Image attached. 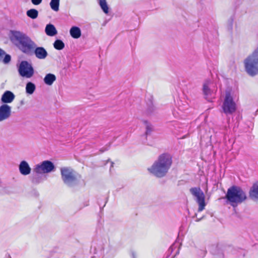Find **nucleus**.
<instances>
[{
    "label": "nucleus",
    "mask_w": 258,
    "mask_h": 258,
    "mask_svg": "<svg viewBox=\"0 0 258 258\" xmlns=\"http://www.w3.org/2000/svg\"><path fill=\"white\" fill-rule=\"evenodd\" d=\"M225 198L233 208L245 202L247 197L246 192L240 186L232 185L228 189Z\"/></svg>",
    "instance_id": "nucleus-3"
},
{
    "label": "nucleus",
    "mask_w": 258,
    "mask_h": 258,
    "mask_svg": "<svg viewBox=\"0 0 258 258\" xmlns=\"http://www.w3.org/2000/svg\"><path fill=\"white\" fill-rule=\"evenodd\" d=\"M92 258H96V257L95 256H93V257H92Z\"/></svg>",
    "instance_id": "nucleus-37"
},
{
    "label": "nucleus",
    "mask_w": 258,
    "mask_h": 258,
    "mask_svg": "<svg viewBox=\"0 0 258 258\" xmlns=\"http://www.w3.org/2000/svg\"><path fill=\"white\" fill-rule=\"evenodd\" d=\"M19 75L25 78H31L34 74V70L31 63L27 60H22L18 67Z\"/></svg>",
    "instance_id": "nucleus-7"
},
{
    "label": "nucleus",
    "mask_w": 258,
    "mask_h": 258,
    "mask_svg": "<svg viewBox=\"0 0 258 258\" xmlns=\"http://www.w3.org/2000/svg\"><path fill=\"white\" fill-rule=\"evenodd\" d=\"M26 14L29 18L35 19L38 17V12L37 10L34 9H31L28 10L26 12Z\"/></svg>",
    "instance_id": "nucleus-25"
},
{
    "label": "nucleus",
    "mask_w": 258,
    "mask_h": 258,
    "mask_svg": "<svg viewBox=\"0 0 258 258\" xmlns=\"http://www.w3.org/2000/svg\"><path fill=\"white\" fill-rule=\"evenodd\" d=\"M70 33L71 36L75 39H78L81 36V29L77 26L72 27L70 29Z\"/></svg>",
    "instance_id": "nucleus-18"
},
{
    "label": "nucleus",
    "mask_w": 258,
    "mask_h": 258,
    "mask_svg": "<svg viewBox=\"0 0 258 258\" xmlns=\"http://www.w3.org/2000/svg\"><path fill=\"white\" fill-rule=\"evenodd\" d=\"M32 3L34 5H38L42 3V0H31Z\"/></svg>",
    "instance_id": "nucleus-29"
},
{
    "label": "nucleus",
    "mask_w": 258,
    "mask_h": 258,
    "mask_svg": "<svg viewBox=\"0 0 258 258\" xmlns=\"http://www.w3.org/2000/svg\"><path fill=\"white\" fill-rule=\"evenodd\" d=\"M5 55V57L2 60L3 62L5 64L9 63L11 60V56L9 54H5V52L2 49L0 48V60H2V57Z\"/></svg>",
    "instance_id": "nucleus-21"
},
{
    "label": "nucleus",
    "mask_w": 258,
    "mask_h": 258,
    "mask_svg": "<svg viewBox=\"0 0 258 258\" xmlns=\"http://www.w3.org/2000/svg\"><path fill=\"white\" fill-rule=\"evenodd\" d=\"M108 148H109V147H107V148H103L102 149H101L100 150V152H101V153H103V152H104L105 151L108 150Z\"/></svg>",
    "instance_id": "nucleus-31"
},
{
    "label": "nucleus",
    "mask_w": 258,
    "mask_h": 258,
    "mask_svg": "<svg viewBox=\"0 0 258 258\" xmlns=\"http://www.w3.org/2000/svg\"><path fill=\"white\" fill-rule=\"evenodd\" d=\"M55 169V166L51 161L45 160L35 165L32 169V171L38 173L45 174L54 171Z\"/></svg>",
    "instance_id": "nucleus-8"
},
{
    "label": "nucleus",
    "mask_w": 258,
    "mask_h": 258,
    "mask_svg": "<svg viewBox=\"0 0 258 258\" xmlns=\"http://www.w3.org/2000/svg\"><path fill=\"white\" fill-rule=\"evenodd\" d=\"M36 89L35 85L32 82H29L26 85V92L28 94H32Z\"/></svg>",
    "instance_id": "nucleus-22"
},
{
    "label": "nucleus",
    "mask_w": 258,
    "mask_h": 258,
    "mask_svg": "<svg viewBox=\"0 0 258 258\" xmlns=\"http://www.w3.org/2000/svg\"><path fill=\"white\" fill-rule=\"evenodd\" d=\"M172 163L170 155L163 154L159 156L158 159L153 165L148 168V170L157 177L161 178L166 175Z\"/></svg>",
    "instance_id": "nucleus-2"
},
{
    "label": "nucleus",
    "mask_w": 258,
    "mask_h": 258,
    "mask_svg": "<svg viewBox=\"0 0 258 258\" xmlns=\"http://www.w3.org/2000/svg\"><path fill=\"white\" fill-rule=\"evenodd\" d=\"M211 81L207 80L205 82L203 86V93L205 98L209 101L212 98L214 95V91L210 89Z\"/></svg>",
    "instance_id": "nucleus-12"
},
{
    "label": "nucleus",
    "mask_w": 258,
    "mask_h": 258,
    "mask_svg": "<svg viewBox=\"0 0 258 258\" xmlns=\"http://www.w3.org/2000/svg\"><path fill=\"white\" fill-rule=\"evenodd\" d=\"M250 199L256 202H258V182L254 183L249 191Z\"/></svg>",
    "instance_id": "nucleus-17"
},
{
    "label": "nucleus",
    "mask_w": 258,
    "mask_h": 258,
    "mask_svg": "<svg viewBox=\"0 0 258 258\" xmlns=\"http://www.w3.org/2000/svg\"><path fill=\"white\" fill-rule=\"evenodd\" d=\"M53 45L55 49L58 50L63 49L65 46L64 43L60 39H56Z\"/></svg>",
    "instance_id": "nucleus-26"
},
{
    "label": "nucleus",
    "mask_w": 258,
    "mask_h": 258,
    "mask_svg": "<svg viewBox=\"0 0 258 258\" xmlns=\"http://www.w3.org/2000/svg\"><path fill=\"white\" fill-rule=\"evenodd\" d=\"M178 110H179V111H181V109H180L179 108H178Z\"/></svg>",
    "instance_id": "nucleus-38"
},
{
    "label": "nucleus",
    "mask_w": 258,
    "mask_h": 258,
    "mask_svg": "<svg viewBox=\"0 0 258 258\" xmlns=\"http://www.w3.org/2000/svg\"><path fill=\"white\" fill-rule=\"evenodd\" d=\"M55 80V76L51 73L46 74L43 79L44 83L49 86L51 85Z\"/></svg>",
    "instance_id": "nucleus-20"
},
{
    "label": "nucleus",
    "mask_w": 258,
    "mask_h": 258,
    "mask_svg": "<svg viewBox=\"0 0 258 258\" xmlns=\"http://www.w3.org/2000/svg\"><path fill=\"white\" fill-rule=\"evenodd\" d=\"M45 32L48 36H53L57 34V30L53 25L49 24L45 27Z\"/></svg>",
    "instance_id": "nucleus-19"
},
{
    "label": "nucleus",
    "mask_w": 258,
    "mask_h": 258,
    "mask_svg": "<svg viewBox=\"0 0 258 258\" xmlns=\"http://www.w3.org/2000/svg\"><path fill=\"white\" fill-rule=\"evenodd\" d=\"M154 110V106L152 105L151 106H150L148 109H147V113L149 114H151Z\"/></svg>",
    "instance_id": "nucleus-30"
},
{
    "label": "nucleus",
    "mask_w": 258,
    "mask_h": 258,
    "mask_svg": "<svg viewBox=\"0 0 258 258\" xmlns=\"http://www.w3.org/2000/svg\"><path fill=\"white\" fill-rule=\"evenodd\" d=\"M132 256L133 258H136V253L134 252H132Z\"/></svg>",
    "instance_id": "nucleus-32"
},
{
    "label": "nucleus",
    "mask_w": 258,
    "mask_h": 258,
    "mask_svg": "<svg viewBox=\"0 0 258 258\" xmlns=\"http://www.w3.org/2000/svg\"><path fill=\"white\" fill-rule=\"evenodd\" d=\"M60 174L63 183L70 187H75L80 182V175L70 167L61 168Z\"/></svg>",
    "instance_id": "nucleus-4"
},
{
    "label": "nucleus",
    "mask_w": 258,
    "mask_h": 258,
    "mask_svg": "<svg viewBox=\"0 0 258 258\" xmlns=\"http://www.w3.org/2000/svg\"><path fill=\"white\" fill-rule=\"evenodd\" d=\"M143 122L146 127L145 135L146 137H147L148 136L150 135L154 131V127L147 120H144Z\"/></svg>",
    "instance_id": "nucleus-23"
},
{
    "label": "nucleus",
    "mask_w": 258,
    "mask_h": 258,
    "mask_svg": "<svg viewBox=\"0 0 258 258\" xmlns=\"http://www.w3.org/2000/svg\"><path fill=\"white\" fill-rule=\"evenodd\" d=\"M15 95L11 91L7 90L2 94L1 102L3 104L11 103L15 99Z\"/></svg>",
    "instance_id": "nucleus-11"
},
{
    "label": "nucleus",
    "mask_w": 258,
    "mask_h": 258,
    "mask_svg": "<svg viewBox=\"0 0 258 258\" xmlns=\"http://www.w3.org/2000/svg\"><path fill=\"white\" fill-rule=\"evenodd\" d=\"M116 254V249L112 245L109 244L103 250V257L104 258H113Z\"/></svg>",
    "instance_id": "nucleus-16"
},
{
    "label": "nucleus",
    "mask_w": 258,
    "mask_h": 258,
    "mask_svg": "<svg viewBox=\"0 0 258 258\" xmlns=\"http://www.w3.org/2000/svg\"><path fill=\"white\" fill-rule=\"evenodd\" d=\"M190 194L196 198V201L199 205L198 211H202L206 206L205 196L200 187H192L189 189Z\"/></svg>",
    "instance_id": "nucleus-9"
},
{
    "label": "nucleus",
    "mask_w": 258,
    "mask_h": 258,
    "mask_svg": "<svg viewBox=\"0 0 258 258\" xmlns=\"http://www.w3.org/2000/svg\"><path fill=\"white\" fill-rule=\"evenodd\" d=\"M245 71L250 76L258 74V47L244 60Z\"/></svg>",
    "instance_id": "nucleus-5"
},
{
    "label": "nucleus",
    "mask_w": 258,
    "mask_h": 258,
    "mask_svg": "<svg viewBox=\"0 0 258 258\" xmlns=\"http://www.w3.org/2000/svg\"><path fill=\"white\" fill-rule=\"evenodd\" d=\"M234 22V18L232 17H231L227 21L226 23V28L227 30L230 32L232 31L233 26Z\"/></svg>",
    "instance_id": "nucleus-28"
},
{
    "label": "nucleus",
    "mask_w": 258,
    "mask_h": 258,
    "mask_svg": "<svg viewBox=\"0 0 258 258\" xmlns=\"http://www.w3.org/2000/svg\"><path fill=\"white\" fill-rule=\"evenodd\" d=\"M38 195H39V194H38V193L37 192H36V196H38Z\"/></svg>",
    "instance_id": "nucleus-35"
},
{
    "label": "nucleus",
    "mask_w": 258,
    "mask_h": 258,
    "mask_svg": "<svg viewBox=\"0 0 258 258\" xmlns=\"http://www.w3.org/2000/svg\"><path fill=\"white\" fill-rule=\"evenodd\" d=\"M34 53L35 56L40 59H45L48 55L46 49L43 47H35L34 49Z\"/></svg>",
    "instance_id": "nucleus-14"
},
{
    "label": "nucleus",
    "mask_w": 258,
    "mask_h": 258,
    "mask_svg": "<svg viewBox=\"0 0 258 258\" xmlns=\"http://www.w3.org/2000/svg\"><path fill=\"white\" fill-rule=\"evenodd\" d=\"M99 5L103 12L107 14L109 12V8L106 0H98Z\"/></svg>",
    "instance_id": "nucleus-24"
},
{
    "label": "nucleus",
    "mask_w": 258,
    "mask_h": 258,
    "mask_svg": "<svg viewBox=\"0 0 258 258\" xmlns=\"http://www.w3.org/2000/svg\"><path fill=\"white\" fill-rule=\"evenodd\" d=\"M60 0H51L50 2V6L51 9L55 12L59 10Z\"/></svg>",
    "instance_id": "nucleus-27"
},
{
    "label": "nucleus",
    "mask_w": 258,
    "mask_h": 258,
    "mask_svg": "<svg viewBox=\"0 0 258 258\" xmlns=\"http://www.w3.org/2000/svg\"><path fill=\"white\" fill-rule=\"evenodd\" d=\"M223 112L227 115L232 114L236 110V105L229 91H226L225 97L222 104Z\"/></svg>",
    "instance_id": "nucleus-6"
},
{
    "label": "nucleus",
    "mask_w": 258,
    "mask_h": 258,
    "mask_svg": "<svg viewBox=\"0 0 258 258\" xmlns=\"http://www.w3.org/2000/svg\"><path fill=\"white\" fill-rule=\"evenodd\" d=\"M173 115H175V116H176V114H175V111H174L173 112Z\"/></svg>",
    "instance_id": "nucleus-34"
},
{
    "label": "nucleus",
    "mask_w": 258,
    "mask_h": 258,
    "mask_svg": "<svg viewBox=\"0 0 258 258\" xmlns=\"http://www.w3.org/2000/svg\"><path fill=\"white\" fill-rule=\"evenodd\" d=\"M11 114L12 107L8 104H3L0 106V122L9 119Z\"/></svg>",
    "instance_id": "nucleus-10"
},
{
    "label": "nucleus",
    "mask_w": 258,
    "mask_h": 258,
    "mask_svg": "<svg viewBox=\"0 0 258 258\" xmlns=\"http://www.w3.org/2000/svg\"><path fill=\"white\" fill-rule=\"evenodd\" d=\"M204 218V217H202V218H198L197 219V220H196V221L197 222H199L203 218Z\"/></svg>",
    "instance_id": "nucleus-33"
},
{
    "label": "nucleus",
    "mask_w": 258,
    "mask_h": 258,
    "mask_svg": "<svg viewBox=\"0 0 258 258\" xmlns=\"http://www.w3.org/2000/svg\"><path fill=\"white\" fill-rule=\"evenodd\" d=\"M19 170L22 175H27L31 173V168L28 162L23 160L20 162L19 165Z\"/></svg>",
    "instance_id": "nucleus-13"
},
{
    "label": "nucleus",
    "mask_w": 258,
    "mask_h": 258,
    "mask_svg": "<svg viewBox=\"0 0 258 258\" xmlns=\"http://www.w3.org/2000/svg\"><path fill=\"white\" fill-rule=\"evenodd\" d=\"M11 41L23 53L29 54L36 46L35 43L23 32L11 31Z\"/></svg>",
    "instance_id": "nucleus-1"
},
{
    "label": "nucleus",
    "mask_w": 258,
    "mask_h": 258,
    "mask_svg": "<svg viewBox=\"0 0 258 258\" xmlns=\"http://www.w3.org/2000/svg\"><path fill=\"white\" fill-rule=\"evenodd\" d=\"M42 174L33 172V173L30 176L31 182L34 184H38L42 182L45 180V177Z\"/></svg>",
    "instance_id": "nucleus-15"
},
{
    "label": "nucleus",
    "mask_w": 258,
    "mask_h": 258,
    "mask_svg": "<svg viewBox=\"0 0 258 258\" xmlns=\"http://www.w3.org/2000/svg\"><path fill=\"white\" fill-rule=\"evenodd\" d=\"M113 162H111V167L113 166Z\"/></svg>",
    "instance_id": "nucleus-36"
}]
</instances>
